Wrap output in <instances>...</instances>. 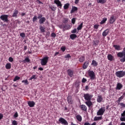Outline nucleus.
Here are the masks:
<instances>
[{"label":"nucleus","mask_w":125,"mask_h":125,"mask_svg":"<svg viewBox=\"0 0 125 125\" xmlns=\"http://www.w3.org/2000/svg\"><path fill=\"white\" fill-rule=\"evenodd\" d=\"M117 55L118 57L122 58L120 60L121 62H125V47L123 48L122 52H118Z\"/></svg>","instance_id":"nucleus-1"},{"label":"nucleus","mask_w":125,"mask_h":125,"mask_svg":"<svg viewBox=\"0 0 125 125\" xmlns=\"http://www.w3.org/2000/svg\"><path fill=\"white\" fill-rule=\"evenodd\" d=\"M115 75L118 78H123V77L125 76V72L123 71H119L116 72Z\"/></svg>","instance_id":"nucleus-2"},{"label":"nucleus","mask_w":125,"mask_h":125,"mask_svg":"<svg viewBox=\"0 0 125 125\" xmlns=\"http://www.w3.org/2000/svg\"><path fill=\"white\" fill-rule=\"evenodd\" d=\"M48 61V57H46L43 58V59L41 60V65H42V66H45V65H46V64L47 63Z\"/></svg>","instance_id":"nucleus-3"},{"label":"nucleus","mask_w":125,"mask_h":125,"mask_svg":"<svg viewBox=\"0 0 125 125\" xmlns=\"http://www.w3.org/2000/svg\"><path fill=\"white\" fill-rule=\"evenodd\" d=\"M0 19L4 22H8V15H3L0 16Z\"/></svg>","instance_id":"nucleus-4"},{"label":"nucleus","mask_w":125,"mask_h":125,"mask_svg":"<svg viewBox=\"0 0 125 125\" xmlns=\"http://www.w3.org/2000/svg\"><path fill=\"white\" fill-rule=\"evenodd\" d=\"M105 112V107H101L97 112V116H102Z\"/></svg>","instance_id":"nucleus-5"},{"label":"nucleus","mask_w":125,"mask_h":125,"mask_svg":"<svg viewBox=\"0 0 125 125\" xmlns=\"http://www.w3.org/2000/svg\"><path fill=\"white\" fill-rule=\"evenodd\" d=\"M93 95H90L88 93L84 94V98L85 100H87V101H90L91 98H92Z\"/></svg>","instance_id":"nucleus-6"},{"label":"nucleus","mask_w":125,"mask_h":125,"mask_svg":"<svg viewBox=\"0 0 125 125\" xmlns=\"http://www.w3.org/2000/svg\"><path fill=\"white\" fill-rule=\"evenodd\" d=\"M59 122L62 124V125H68V122L63 118H60L59 119Z\"/></svg>","instance_id":"nucleus-7"},{"label":"nucleus","mask_w":125,"mask_h":125,"mask_svg":"<svg viewBox=\"0 0 125 125\" xmlns=\"http://www.w3.org/2000/svg\"><path fill=\"white\" fill-rule=\"evenodd\" d=\"M88 75L91 80H94V79H95V73H94L93 71H89Z\"/></svg>","instance_id":"nucleus-8"},{"label":"nucleus","mask_w":125,"mask_h":125,"mask_svg":"<svg viewBox=\"0 0 125 125\" xmlns=\"http://www.w3.org/2000/svg\"><path fill=\"white\" fill-rule=\"evenodd\" d=\"M54 3H55L58 7H59L60 8H62V3H61V1L59 0H55L54 1Z\"/></svg>","instance_id":"nucleus-9"},{"label":"nucleus","mask_w":125,"mask_h":125,"mask_svg":"<svg viewBox=\"0 0 125 125\" xmlns=\"http://www.w3.org/2000/svg\"><path fill=\"white\" fill-rule=\"evenodd\" d=\"M115 21H116V17L114 15L111 16L109 20V23L110 24H113Z\"/></svg>","instance_id":"nucleus-10"},{"label":"nucleus","mask_w":125,"mask_h":125,"mask_svg":"<svg viewBox=\"0 0 125 125\" xmlns=\"http://www.w3.org/2000/svg\"><path fill=\"white\" fill-rule=\"evenodd\" d=\"M109 29H108L104 30L102 34L103 37H106V36H108V34H109Z\"/></svg>","instance_id":"nucleus-11"},{"label":"nucleus","mask_w":125,"mask_h":125,"mask_svg":"<svg viewBox=\"0 0 125 125\" xmlns=\"http://www.w3.org/2000/svg\"><path fill=\"white\" fill-rule=\"evenodd\" d=\"M18 13H19L18 10L16 9L14 10L12 17H15V18H17V15H18Z\"/></svg>","instance_id":"nucleus-12"},{"label":"nucleus","mask_w":125,"mask_h":125,"mask_svg":"<svg viewBox=\"0 0 125 125\" xmlns=\"http://www.w3.org/2000/svg\"><path fill=\"white\" fill-rule=\"evenodd\" d=\"M27 104L28 106L30 107H33L34 106H35V104H36L34 101H29L27 103Z\"/></svg>","instance_id":"nucleus-13"},{"label":"nucleus","mask_w":125,"mask_h":125,"mask_svg":"<svg viewBox=\"0 0 125 125\" xmlns=\"http://www.w3.org/2000/svg\"><path fill=\"white\" fill-rule=\"evenodd\" d=\"M103 101V98L101 95L98 96L97 99V102H98L99 103H101V102H102Z\"/></svg>","instance_id":"nucleus-14"},{"label":"nucleus","mask_w":125,"mask_h":125,"mask_svg":"<svg viewBox=\"0 0 125 125\" xmlns=\"http://www.w3.org/2000/svg\"><path fill=\"white\" fill-rule=\"evenodd\" d=\"M88 65H89V62H85L83 64V69H86L88 66Z\"/></svg>","instance_id":"nucleus-15"},{"label":"nucleus","mask_w":125,"mask_h":125,"mask_svg":"<svg viewBox=\"0 0 125 125\" xmlns=\"http://www.w3.org/2000/svg\"><path fill=\"white\" fill-rule=\"evenodd\" d=\"M67 102L69 104H71L73 103V100H72V97L68 96L67 97Z\"/></svg>","instance_id":"nucleus-16"},{"label":"nucleus","mask_w":125,"mask_h":125,"mask_svg":"<svg viewBox=\"0 0 125 125\" xmlns=\"http://www.w3.org/2000/svg\"><path fill=\"white\" fill-rule=\"evenodd\" d=\"M113 47H114L116 50H122V47L119 45H114Z\"/></svg>","instance_id":"nucleus-17"},{"label":"nucleus","mask_w":125,"mask_h":125,"mask_svg":"<svg viewBox=\"0 0 125 125\" xmlns=\"http://www.w3.org/2000/svg\"><path fill=\"white\" fill-rule=\"evenodd\" d=\"M68 75L71 77H73V75H74V72L72 71L71 69H68L67 70Z\"/></svg>","instance_id":"nucleus-18"},{"label":"nucleus","mask_w":125,"mask_h":125,"mask_svg":"<svg viewBox=\"0 0 125 125\" xmlns=\"http://www.w3.org/2000/svg\"><path fill=\"white\" fill-rule=\"evenodd\" d=\"M85 103L89 108H90V107L92 106V103L90 101H88L86 102Z\"/></svg>","instance_id":"nucleus-19"},{"label":"nucleus","mask_w":125,"mask_h":125,"mask_svg":"<svg viewBox=\"0 0 125 125\" xmlns=\"http://www.w3.org/2000/svg\"><path fill=\"white\" fill-rule=\"evenodd\" d=\"M45 18L42 17L39 20V23L40 24H43V22H45Z\"/></svg>","instance_id":"nucleus-20"},{"label":"nucleus","mask_w":125,"mask_h":125,"mask_svg":"<svg viewBox=\"0 0 125 125\" xmlns=\"http://www.w3.org/2000/svg\"><path fill=\"white\" fill-rule=\"evenodd\" d=\"M92 66H93V67H96L97 65H98V62H97L95 60H93L91 63Z\"/></svg>","instance_id":"nucleus-21"},{"label":"nucleus","mask_w":125,"mask_h":125,"mask_svg":"<svg viewBox=\"0 0 125 125\" xmlns=\"http://www.w3.org/2000/svg\"><path fill=\"white\" fill-rule=\"evenodd\" d=\"M39 27L40 31L42 32V33H44L45 32V27L42 26L41 25H40Z\"/></svg>","instance_id":"nucleus-22"},{"label":"nucleus","mask_w":125,"mask_h":125,"mask_svg":"<svg viewBox=\"0 0 125 125\" xmlns=\"http://www.w3.org/2000/svg\"><path fill=\"white\" fill-rule=\"evenodd\" d=\"M107 59L109 60V61H113V59H114V57H113L112 55L109 54L107 56Z\"/></svg>","instance_id":"nucleus-23"},{"label":"nucleus","mask_w":125,"mask_h":125,"mask_svg":"<svg viewBox=\"0 0 125 125\" xmlns=\"http://www.w3.org/2000/svg\"><path fill=\"white\" fill-rule=\"evenodd\" d=\"M80 108H81L82 110H83V111H86L87 109L86 106L83 104L81 105Z\"/></svg>","instance_id":"nucleus-24"},{"label":"nucleus","mask_w":125,"mask_h":125,"mask_svg":"<svg viewBox=\"0 0 125 125\" xmlns=\"http://www.w3.org/2000/svg\"><path fill=\"white\" fill-rule=\"evenodd\" d=\"M70 38L71 40H75V39H76V38H77V35L76 34H71L70 35Z\"/></svg>","instance_id":"nucleus-25"},{"label":"nucleus","mask_w":125,"mask_h":125,"mask_svg":"<svg viewBox=\"0 0 125 125\" xmlns=\"http://www.w3.org/2000/svg\"><path fill=\"white\" fill-rule=\"evenodd\" d=\"M122 87H123V85L120 83H118L117 85V89L120 90V89H122Z\"/></svg>","instance_id":"nucleus-26"},{"label":"nucleus","mask_w":125,"mask_h":125,"mask_svg":"<svg viewBox=\"0 0 125 125\" xmlns=\"http://www.w3.org/2000/svg\"><path fill=\"white\" fill-rule=\"evenodd\" d=\"M78 10V8L77 7H73L72 10H71V13H73L75 11H77Z\"/></svg>","instance_id":"nucleus-27"},{"label":"nucleus","mask_w":125,"mask_h":125,"mask_svg":"<svg viewBox=\"0 0 125 125\" xmlns=\"http://www.w3.org/2000/svg\"><path fill=\"white\" fill-rule=\"evenodd\" d=\"M69 6H70V3H66V4H64L63 6V8L64 9H68V8H69Z\"/></svg>","instance_id":"nucleus-28"},{"label":"nucleus","mask_w":125,"mask_h":125,"mask_svg":"<svg viewBox=\"0 0 125 125\" xmlns=\"http://www.w3.org/2000/svg\"><path fill=\"white\" fill-rule=\"evenodd\" d=\"M76 119L79 122H82V118L81 115L76 116Z\"/></svg>","instance_id":"nucleus-29"},{"label":"nucleus","mask_w":125,"mask_h":125,"mask_svg":"<svg viewBox=\"0 0 125 125\" xmlns=\"http://www.w3.org/2000/svg\"><path fill=\"white\" fill-rule=\"evenodd\" d=\"M106 21H107V18H103V20L100 22L101 25H103V24H104V23H105V22H106Z\"/></svg>","instance_id":"nucleus-30"},{"label":"nucleus","mask_w":125,"mask_h":125,"mask_svg":"<svg viewBox=\"0 0 125 125\" xmlns=\"http://www.w3.org/2000/svg\"><path fill=\"white\" fill-rule=\"evenodd\" d=\"M100 120H102V116L95 117L94 119V121H100Z\"/></svg>","instance_id":"nucleus-31"},{"label":"nucleus","mask_w":125,"mask_h":125,"mask_svg":"<svg viewBox=\"0 0 125 125\" xmlns=\"http://www.w3.org/2000/svg\"><path fill=\"white\" fill-rule=\"evenodd\" d=\"M5 67L7 69L9 70L11 68V64L10 63H8L6 64Z\"/></svg>","instance_id":"nucleus-32"},{"label":"nucleus","mask_w":125,"mask_h":125,"mask_svg":"<svg viewBox=\"0 0 125 125\" xmlns=\"http://www.w3.org/2000/svg\"><path fill=\"white\" fill-rule=\"evenodd\" d=\"M97 2L98 3H102L103 4V3H105V2H106V0H98Z\"/></svg>","instance_id":"nucleus-33"},{"label":"nucleus","mask_w":125,"mask_h":125,"mask_svg":"<svg viewBox=\"0 0 125 125\" xmlns=\"http://www.w3.org/2000/svg\"><path fill=\"white\" fill-rule=\"evenodd\" d=\"M82 28H83V22L81 23L77 27V30L78 31H80V30H82Z\"/></svg>","instance_id":"nucleus-34"},{"label":"nucleus","mask_w":125,"mask_h":125,"mask_svg":"<svg viewBox=\"0 0 125 125\" xmlns=\"http://www.w3.org/2000/svg\"><path fill=\"white\" fill-rule=\"evenodd\" d=\"M49 8H50L52 11H55V10H56V7L54 6H49Z\"/></svg>","instance_id":"nucleus-35"},{"label":"nucleus","mask_w":125,"mask_h":125,"mask_svg":"<svg viewBox=\"0 0 125 125\" xmlns=\"http://www.w3.org/2000/svg\"><path fill=\"white\" fill-rule=\"evenodd\" d=\"M79 61L80 62H83L84 61V56H81L79 58Z\"/></svg>","instance_id":"nucleus-36"},{"label":"nucleus","mask_w":125,"mask_h":125,"mask_svg":"<svg viewBox=\"0 0 125 125\" xmlns=\"http://www.w3.org/2000/svg\"><path fill=\"white\" fill-rule=\"evenodd\" d=\"M21 83H23L26 85H27V84H29V82H28L27 80H22L21 81Z\"/></svg>","instance_id":"nucleus-37"},{"label":"nucleus","mask_w":125,"mask_h":125,"mask_svg":"<svg viewBox=\"0 0 125 125\" xmlns=\"http://www.w3.org/2000/svg\"><path fill=\"white\" fill-rule=\"evenodd\" d=\"M20 79V77H19V76H17L15 77V78L14 79V82H16V81H19V79Z\"/></svg>","instance_id":"nucleus-38"},{"label":"nucleus","mask_w":125,"mask_h":125,"mask_svg":"<svg viewBox=\"0 0 125 125\" xmlns=\"http://www.w3.org/2000/svg\"><path fill=\"white\" fill-rule=\"evenodd\" d=\"M120 121L121 122H125V116H122L120 117Z\"/></svg>","instance_id":"nucleus-39"},{"label":"nucleus","mask_w":125,"mask_h":125,"mask_svg":"<svg viewBox=\"0 0 125 125\" xmlns=\"http://www.w3.org/2000/svg\"><path fill=\"white\" fill-rule=\"evenodd\" d=\"M84 125H96V123L94 122L93 124H92L91 125H90V124H89V123H85L84 124Z\"/></svg>","instance_id":"nucleus-40"},{"label":"nucleus","mask_w":125,"mask_h":125,"mask_svg":"<svg viewBox=\"0 0 125 125\" xmlns=\"http://www.w3.org/2000/svg\"><path fill=\"white\" fill-rule=\"evenodd\" d=\"M23 62H30V59H29V58L26 57L25 58V59H24V60L23 61Z\"/></svg>","instance_id":"nucleus-41"},{"label":"nucleus","mask_w":125,"mask_h":125,"mask_svg":"<svg viewBox=\"0 0 125 125\" xmlns=\"http://www.w3.org/2000/svg\"><path fill=\"white\" fill-rule=\"evenodd\" d=\"M123 99H124V96H122L121 97L119 98V99L118 100V103H120V102H121V101H122V100H123Z\"/></svg>","instance_id":"nucleus-42"},{"label":"nucleus","mask_w":125,"mask_h":125,"mask_svg":"<svg viewBox=\"0 0 125 125\" xmlns=\"http://www.w3.org/2000/svg\"><path fill=\"white\" fill-rule=\"evenodd\" d=\"M37 20H38V17L37 16H35L33 18V21L35 22Z\"/></svg>","instance_id":"nucleus-43"},{"label":"nucleus","mask_w":125,"mask_h":125,"mask_svg":"<svg viewBox=\"0 0 125 125\" xmlns=\"http://www.w3.org/2000/svg\"><path fill=\"white\" fill-rule=\"evenodd\" d=\"M36 75H33L30 79V81H32V80H36Z\"/></svg>","instance_id":"nucleus-44"},{"label":"nucleus","mask_w":125,"mask_h":125,"mask_svg":"<svg viewBox=\"0 0 125 125\" xmlns=\"http://www.w3.org/2000/svg\"><path fill=\"white\" fill-rule=\"evenodd\" d=\"M18 124L17 123V121L14 120L12 122V125H18Z\"/></svg>","instance_id":"nucleus-45"},{"label":"nucleus","mask_w":125,"mask_h":125,"mask_svg":"<svg viewBox=\"0 0 125 125\" xmlns=\"http://www.w3.org/2000/svg\"><path fill=\"white\" fill-rule=\"evenodd\" d=\"M64 28H65V29H66V30H69V29L71 28V26H70V25H66Z\"/></svg>","instance_id":"nucleus-46"},{"label":"nucleus","mask_w":125,"mask_h":125,"mask_svg":"<svg viewBox=\"0 0 125 125\" xmlns=\"http://www.w3.org/2000/svg\"><path fill=\"white\" fill-rule=\"evenodd\" d=\"M71 22L72 24H75V23L76 22V18H72V19L71 20Z\"/></svg>","instance_id":"nucleus-47"},{"label":"nucleus","mask_w":125,"mask_h":125,"mask_svg":"<svg viewBox=\"0 0 125 125\" xmlns=\"http://www.w3.org/2000/svg\"><path fill=\"white\" fill-rule=\"evenodd\" d=\"M71 33L72 34H76V33H77V29H74V30L71 31Z\"/></svg>","instance_id":"nucleus-48"},{"label":"nucleus","mask_w":125,"mask_h":125,"mask_svg":"<svg viewBox=\"0 0 125 125\" xmlns=\"http://www.w3.org/2000/svg\"><path fill=\"white\" fill-rule=\"evenodd\" d=\"M64 58H71V56L70 55V54H68L64 56Z\"/></svg>","instance_id":"nucleus-49"},{"label":"nucleus","mask_w":125,"mask_h":125,"mask_svg":"<svg viewBox=\"0 0 125 125\" xmlns=\"http://www.w3.org/2000/svg\"><path fill=\"white\" fill-rule=\"evenodd\" d=\"M61 50H62V51L64 52L65 51V50H66V47H64V46H62L61 48Z\"/></svg>","instance_id":"nucleus-50"},{"label":"nucleus","mask_w":125,"mask_h":125,"mask_svg":"<svg viewBox=\"0 0 125 125\" xmlns=\"http://www.w3.org/2000/svg\"><path fill=\"white\" fill-rule=\"evenodd\" d=\"M20 35L21 37V38H25V33H21Z\"/></svg>","instance_id":"nucleus-51"},{"label":"nucleus","mask_w":125,"mask_h":125,"mask_svg":"<svg viewBox=\"0 0 125 125\" xmlns=\"http://www.w3.org/2000/svg\"><path fill=\"white\" fill-rule=\"evenodd\" d=\"M37 18H38V19H41V18H42V15L39 14Z\"/></svg>","instance_id":"nucleus-52"},{"label":"nucleus","mask_w":125,"mask_h":125,"mask_svg":"<svg viewBox=\"0 0 125 125\" xmlns=\"http://www.w3.org/2000/svg\"><path fill=\"white\" fill-rule=\"evenodd\" d=\"M9 62H13V58H12V57L9 58Z\"/></svg>","instance_id":"nucleus-53"},{"label":"nucleus","mask_w":125,"mask_h":125,"mask_svg":"<svg viewBox=\"0 0 125 125\" xmlns=\"http://www.w3.org/2000/svg\"><path fill=\"white\" fill-rule=\"evenodd\" d=\"M120 105L122 107V108H125V104L121 103Z\"/></svg>","instance_id":"nucleus-54"},{"label":"nucleus","mask_w":125,"mask_h":125,"mask_svg":"<svg viewBox=\"0 0 125 125\" xmlns=\"http://www.w3.org/2000/svg\"><path fill=\"white\" fill-rule=\"evenodd\" d=\"M14 117L15 118H17L18 117V113L17 112H16L14 115Z\"/></svg>","instance_id":"nucleus-55"},{"label":"nucleus","mask_w":125,"mask_h":125,"mask_svg":"<svg viewBox=\"0 0 125 125\" xmlns=\"http://www.w3.org/2000/svg\"><path fill=\"white\" fill-rule=\"evenodd\" d=\"M51 36L53 37V38H55L56 37V35L55 33H53L51 34Z\"/></svg>","instance_id":"nucleus-56"},{"label":"nucleus","mask_w":125,"mask_h":125,"mask_svg":"<svg viewBox=\"0 0 125 125\" xmlns=\"http://www.w3.org/2000/svg\"><path fill=\"white\" fill-rule=\"evenodd\" d=\"M3 118V114L0 113V120H1Z\"/></svg>","instance_id":"nucleus-57"},{"label":"nucleus","mask_w":125,"mask_h":125,"mask_svg":"<svg viewBox=\"0 0 125 125\" xmlns=\"http://www.w3.org/2000/svg\"><path fill=\"white\" fill-rule=\"evenodd\" d=\"M86 82V79L83 78L82 80V83H85Z\"/></svg>","instance_id":"nucleus-58"},{"label":"nucleus","mask_w":125,"mask_h":125,"mask_svg":"<svg viewBox=\"0 0 125 125\" xmlns=\"http://www.w3.org/2000/svg\"><path fill=\"white\" fill-rule=\"evenodd\" d=\"M79 1H80V0H75V3H76V4H78V3H79Z\"/></svg>","instance_id":"nucleus-59"},{"label":"nucleus","mask_w":125,"mask_h":125,"mask_svg":"<svg viewBox=\"0 0 125 125\" xmlns=\"http://www.w3.org/2000/svg\"><path fill=\"white\" fill-rule=\"evenodd\" d=\"M121 116L125 117V110L124 111L123 113L121 114Z\"/></svg>","instance_id":"nucleus-60"},{"label":"nucleus","mask_w":125,"mask_h":125,"mask_svg":"<svg viewBox=\"0 0 125 125\" xmlns=\"http://www.w3.org/2000/svg\"><path fill=\"white\" fill-rule=\"evenodd\" d=\"M94 28L95 29H98V25H95L94 26Z\"/></svg>","instance_id":"nucleus-61"},{"label":"nucleus","mask_w":125,"mask_h":125,"mask_svg":"<svg viewBox=\"0 0 125 125\" xmlns=\"http://www.w3.org/2000/svg\"><path fill=\"white\" fill-rule=\"evenodd\" d=\"M21 16H24L25 15H26V13H21Z\"/></svg>","instance_id":"nucleus-62"},{"label":"nucleus","mask_w":125,"mask_h":125,"mask_svg":"<svg viewBox=\"0 0 125 125\" xmlns=\"http://www.w3.org/2000/svg\"><path fill=\"white\" fill-rule=\"evenodd\" d=\"M39 69L40 70V71H42L43 70V68H42V67H40L39 68Z\"/></svg>","instance_id":"nucleus-63"},{"label":"nucleus","mask_w":125,"mask_h":125,"mask_svg":"<svg viewBox=\"0 0 125 125\" xmlns=\"http://www.w3.org/2000/svg\"><path fill=\"white\" fill-rule=\"evenodd\" d=\"M120 125H125V122H122L120 124Z\"/></svg>","instance_id":"nucleus-64"}]
</instances>
